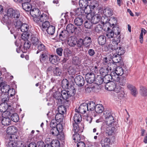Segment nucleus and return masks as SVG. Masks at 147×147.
Wrapping results in <instances>:
<instances>
[{
	"label": "nucleus",
	"instance_id": "473e14b6",
	"mask_svg": "<svg viewBox=\"0 0 147 147\" xmlns=\"http://www.w3.org/2000/svg\"><path fill=\"white\" fill-rule=\"evenodd\" d=\"M3 118L1 121L3 125H8L11 124V119L9 117H3Z\"/></svg>",
	"mask_w": 147,
	"mask_h": 147
},
{
	"label": "nucleus",
	"instance_id": "72a5a7b5",
	"mask_svg": "<svg viewBox=\"0 0 147 147\" xmlns=\"http://www.w3.org/2000/svg\"><path fill=\"white\" fill-rule=\"evenodd\" d=\"M22 7L23 9L26 11H29L31 10L32 5L30 3H23Z\"/></svg>",
	"mask_w": 147,
	"mask_h": 147
},
{
	"label": "nucleus",
	"instance_id": "f257e3e1",
	"mask_svg": "<svg viewBox=\"0 0 147 147\" xmlns=\"http://www.w3.org/2000/svg\"><path fill=\"white\" fill-rule=\"evenodd\" d=\"M105 87L108 90L113 91V94L112 95L113 96H117L119 98L123 96L124 94L123 88L117 85L116 82L113 81L110 82L106 84Z\"/></svg>",
	"mask_w": 147,
	"mask_h": 147
},
{
	"label": "nucleus",
	"instance_id": "37998d69",
	"mask_svg": "<svg viewBox=\"0 0 147 147\" xmlns=\"http://www.w3.org/2000/svg\"><path fill=\"white\" fill-rule=\"evenodd\" d=\"M14 139H13L12 136H11L9 138V142L7 145V147H15V142L13 140Z\"/></svg>",
	"mask_w": 147,
	"mask_h": 147
},
{
	"label": "nucleus",
	"instance_id": "aec40b11",
	"mask_svg": "<svg viewBox=\"0 0 147 147\" xmlns=\"http://www.w3.org/2000/svg\"><path fill=\"white\" fill-rule=\"evenodd\" d=\"M127 88L131 91V94L134 96H136L137 92L135 87L129 84H127Z\"/></svg>",
	"mask_w": 147,
	"mask_h": 147
},
{
	"label": "nucleus",
	"instance_id": "8fccbe9b",
	"mask_svg": "<svg viewBox=\"0 0 147 147\" xmlns=\"http://www.w3.org/2000/svg\"><path fill=\"white\" fill-rule=\"evenodd\" d=\"M83 22L82 19L80 17L76 18L74 20V23L75 25L77 26L81 25L82 24Z\"/></svg>",
	"mask_w": 147,
	"mask_h": 147
},
{
	"label": "nucleus",
	"instance_id": "a19ab883",
	"mask_svg": "<svg viewBox=\"0 0 147 147\" xmlns=\"http://www.w3.org/2000/svg\"><path fill=\"white\" fill-rule=\"evenodd\" d=\"M95 83L97 85H99L101 84L103 82V78L101 76H97V77L95 79Z\"/></svg>",
	"mask_w": 147,
	"mask_h": 147
},
{
	"label": "nucleus",
	"instance_id": "9d476101",
	"mask_svg": "<svg viewBox=\"0 0 147 147\" xmlns=\"http://www.w3.org/2000/svg\"><path fill=\"white\" fill-rule=\"evenodd\" d=\"M74 81L76 84L80 86H83L85 83L84 78L80 75L77 76L75 77Z\"/></svg>",
	"mask_w": 147,
	"mask_h": 147
},
{
	"label": "nucleus",
	"instance_id": "bf43d9fd",
	"mask_svg": "<svg viewBox=\"0 0 147 147\" xmlns=\"http://www.w3.org/2000/svg\"><path fill=\"white\" fill-rule=\"evenodd\" d=\"M88 105L86 103H83L80 105L78 108V109L82 110H88Z\"/></svg>",
	"mask_w": 147,
	"mask_h": 147
},
{
	"label": "nucleus",
	"instance_id": "423d86ee",
	"mask_svg": "<svg viewBox=\"0 0 147 147\" xmlns=\"http://www.w3.org/2000/svg\"><path fill=\"white\" fill-rule=\"evenodd\" d=\"M95 13V12H94L92 15L89 14L87 16V19L90 20L91 22L94 24L97 23L100 21V15Z\"/></svg>",
	"mask_w": 147,
	"mask_h": 147
},
{
	"label": "nucleus",
	"instance_id": "393cba45",
	"mask_svg": "<svg viewBox=\"0 0 147 147\" xmlns=\"http://www.w3.org/2000/svg\"><path fill=\"white\" fill-rule=\"evenodd\" d=\"M84 45L86 47H89L91 43L92 40L90 37L87 36L85 37L83 40Z\"/></svg>",
	"mask_w": 147,
	"mask_h": 147
},
{
	"label": "nucleus",
	"instance_id": "603ef678",
	"mask_svg": "<svg viewBox=\"0 0 147 147\" xmlns=\"http://www.w3.org/2000/svg\"><path fill=\"white\" fill-rule=\"evenodd\" d=\"M103 29V27L102 25L98 24L96 25L94 28V31L97 33H100L101 32Z\"/></svg>",
	"mask_w": 147,
	"mask_h": 147
},
{
	"label": "nucleus",
	"instance_id": "13d9d810",
	"mask_svg": "<svg viewBox=\"0 0 147 147\" xmlns=\"http://www.w3.org/2000/svg\"><path fill=\"white\" fill-rule=\"evenodd\" d=\"M84 13L87 14L86 18H87V16L88 14H91V15L94 13L95 12L93 11L92 12V11L88 7V6H86V7H85L84 8Z\"/></svg>",
	"mask_w": 147,
	"mask_h": 147
},
{
	"label": "nucleus",
	"instance_id": "4be33fe9",
	"mask_svg": "<svg viewBox=\"0 0 147 147\" xmlns=\"http://www.w3.org/2000/svg\"><path fill=\"white\" fill-rule=\"evenodd\" d=\"M60 94L61 95V96H62L63 99L64 100H66V101L68 103V104H69V100H67V99L70 97L67 91L65 90H62L61 91V93Z\"/></svg>",
	"mask_w": 147,
	"mask_h": 147
},
{
	"label": "nucleus",
	"instance_id": "2f4dec72",
	"mask_svg": "<svg viewBox=\"0 0 147 147\" xmlns=\"http://www.w3.org/2000/svg\"><path fill=\"white\" fill-rule=\"evenodd\" d=\"M126 82V78L124 76H122L119 78L118 81L116 82V84H119L120 85L123 86L125 85Z\"/></svg>",
	"mask_w": 147,
	"mask_h": 147
},
{
	"label": "nucleus",
	"instance_id": "a211bd4d",
	"mask_svg": "<svg viewBox=\"0 0 147 147\" xmlns=\"http://www.w3.org/2000/svg\"><path fill=\"white\" fill-rule=\"evenodd\" d=\"M77 43V39L74 37L71 36L67 40V44L71 47H74Z\"/></svg>",
	"mask_w": 147,
	"mask_h": 147
},
{
	"label": "nucleus",
	"instance_id": "7c9ffc66",
	"mask_svg": "<svg viewBox=\"0 0 147 147\" xmlns=\"http://www.w3.org/2000/svg\"><path fill=\"white\" fill-rule=\"evenodd\" d=\"M67 30L69 33L71 32L73 33L75 29H77L76 27H75L74 25L71 24H68L66 28Z\"/></svg>",
	"mask_w": 147,
	"mask_h": 147
},
{
	"label": "nucleus",
	"instance_id": "680f3d73",
	"mask_svg": "<svg viewBox=\"0 0 147 147\" xmlns=\"http://www.w3.org/2000/svg\"><path fill=\"white\" fill-rule=\"evenodd\" d=\"M47 56L46 54L42 53L40 56V62L44 63L46 61L47 58Z\"/></svg>",
	"mask_w": 147,
	"mask_h": 147
},
{
	"label": "nucleus",
	"instance_id": "de8ad7c7",
	"mask_svg": "<svg viewBox=\"0 0 147 147\" xmlns=\"http://www.w3.org/2000/svg\"><path fill=\"white\" fill-rule=\"evenodd\" d=\"M50 142L53 147H60V143L59 141L57 139L51 140Z\"/></svg>",
	"mask_w": 147,
	"mask_h": 147
},
{
	"label": "nucleus",
	"instance_id": "4468645a",
	"mask_svg": "<svg viewBox=\"0 0 147 147\" xmlns=\"http://www.w3.org/2000/svg\"><path fill=\"white\" fill-rule=\"evenodd\" d=\"M69 36V33L65 30L62 31L59 35V38L62 41L67 39Z\"/></svg>",
	"mask_w": 147,
	"mask_h": 147
},
{
	"label": "nucleus",
	"instance_id": "5701e85b",
	"mask_svg": "<svg viewBox=\"0 0 147 147\" xmlns=\"http://www.w3.org/2000/svg\"><path fill=\"white\" fill-rule=\"evenodd\" d=\"M103 14L106 16L110 17L113 14V11L109 7H106L103 10Z\"/></svg>",
	"mask_w": 147,
	"mask_h": 147
},
{
	"label": "nucleus",
	"instance_id": "0e129e2a",
	"mask_svg": "<svg viewBox=\"0 0 147 147\" xmlns=\"http://www.w3.org/2000/svg\"><path fill=\"white\" fill-rule=\"evenodd\" d=\"M62 86L64 88H67L69 85L68 81L66 79L63 80L62 82Z\"/></svg>",
	"mask_w": 147,
	"mask_h": 147
},
{
	"label": "nucleus",
	"instance_id": "5fc2aeb1",
	"mask_svg": "<svg viewBox=\"0 0 147 147\" xmlns=\"http://www.w3.org/2000/svg\"><path fill=\"white\" fill-rule=\"evenodd\" d=\"M40 42L39 41L38 38L36 37H32L31 39V42L32 45L36 46L38 45Z\"/></svg>",
	"mask_w": 147,
	"mask_h": 147
},
{
	"label": "nucleus",
	"instance_id": "338daca9",
	"mask_svg": "<svg viewBox=\"0 0 147 147\" xmlns=\"http://www.w3.org/2000/svg\"><path fill=\"white\" fill-rule=\"evenodd\" d=\"M2 103L0 105V110H7L8 105L6 103Z\"/></svg>",
	"mask_w": 147,
	"mask_h": 147
},
{
	"label": "nucleus",
	"instance_id": "4c0bfd02",
	"mask_svg": "<svg viewBox=\"0 0 147 147\" xmlns=\"http://www.w3.org/2000/svg\"><path fill=\"white\" fill-rule=\"evenodd\" d=\"M110 73L112 81H114L117 82V81H118V79L119 78V76L115 72L113 71L110 72Z\"/></svg>",
	"mask_w": 147,
	"mask_h": 147
},
{
	"label": "nucleus",
	"instance_id": "39448f33",
	"mask_svg": "<svg viewBox=\"0 0 147 147\" xmlns=\"http://www.w3.org/2000/svg\"><path fill=\"white\" fill-rule=\"evenodd\" d=\"M62 125L60 123H59L57 125V127L52 128L50 130V134L54 136H57L62 132Z\"/></svg>",
	"mask_w": 147,
	"mask_h": 147
},
{
	"label": "nucleus",
	"instance_id": "20e7f679",
	"mask_svg": "<svg viewBox=\"0 0 147 147\" xmlns=\"http://www.w3.org/2000/svg\"><path fill=\"white\" fill-rule=\"evenodd\" d=\"M82 131L80 129L78 125L76 124L74 125L72 133H74V134H73L72 138L76 142L81 140L80 136L79 134L81 133Z\"/></svg>",
	"mask_w": 147,
	"mask_h": 147
},
{
	"label": "nucleus",
	"instance_id": "4d7b16f0",
	"mask_svg": "<svg viewBox=\"0 0 147 147\" xmlns=\"http://www.w3.org/2000/svg\"><path fill=\"white\" fill-rule=\"evenodd\" d=\"M88 110H95L96 105L95 103L93 101L90 102L87 104Z\"/></svg>",
	"mask_w": 147,
	"mask_h": 147
},
{
	"label": "nucleus",
	"instance_id": "f8f14e48",
	"mask_svg": "<svg viewBox=\"0 0 147 147\" xmlns=\"http://www.w3.org/2000/svg\"><path fill=\"white\" fill-rule=\"evenodd\" d=\"M85 79L87 83L92 84L95 80V75L93 73H88L86 75Z\"/></svg>",
	"mask_w": 147,
	"mask_h": 147
},
{
	"label": "nucleus",
	"instance_id": "9b49d317",
	"mask_svg": "<svg viewBox=\"0 0 147 147\" xmlns=\"http://www.w3.org/2000/svg\"><path fill=\"white\" fill-rule=\"evenodd\" d=\"M81 112L80 111H77L73 117V120L74 123H73V127L75 125L79 123L82 120L81 115L80 113Z\"/></svg>",
	"mask_w": 147,
	"mask_h": 147
},
{
	"label": "nucleus",
	"instance_id": "6e6d98bb",
	"mask_svg": "<svg viewBox=\"0 0 147 147\" xmlns=\"http://www.w3.org/2000/svg\"><path fill=\"white\" fill-rule=\"evenodd\" d=\"M50 23L49 21H45L42 22V30L44 31L50 26Z\"/></svg>",
	"mask_w": 147,
	"mask_h": 147
},
{
	"label": "nucleus",
	"instance_id": "412c9836",
	"mask_svg": "<svg viewBox=\"0 0 147 147\" xmlns=\"http://www.w3.org/2000/svg\"><path fill=\"white\" fill-rule=\"evenodd\" d=\"M115 34V38H119L120 33V30L119 28L117 26H115L113 27L112 30Z\"/></svg>",
	"mask_w": 147,
	"mask_h": 147
},
{
	"label": "nucleus",
	"instance_id": "c756f323",
	"mask_svg": "<svg viewBox=\"0 0 147 147\" xmlns=\"http://www.w3.org/2000/svg\"><path fill=\"white\" fill-rule=\"evenodd\" d=\"M112 59L114 63H117L121 61V56L115 53L113 55Z\"/></svg>",
	"mask_w": 147,
	"mask_h": 147
},
{
	"label": "nucleus",
	"instance_id": "69168bd1",
	"mask_svg": "<svg viewBox=\"0 0 147 147\" xmlns=\"http://www.w3.org/2000/svg\"><path fill=\"white\" fill-rule=\"evenodd\" d=\"M53 73L55 76H60L61 74V70L58 67H55Z\"/></svg>",
	"mask_w": 147,
	"mask_h": 147
},
{
	"label": "nucleus",
	"instance_id": "f3484780",
	"mask_svg": "<svg viewBox=\"0 0 147 147\" xmlns=\"http://www.w3.org/2000/svg\"><path fill=\"white\" fill-rule=\"evenodd\" d=\"M18 131L17 127L14 126L9 127L6 129L7 133L8 134L13 135L16 133Z\"/></svg>",
	"mask_w": 147,
	"mask_h": 147
},
{
	"label": "nucleus",
	"instance_id": "49530a36",
	"mask_svg": "<svg viewBox=\"0 0 147 147\" xmlns=\"http://www.w3.org/2000/svg\"><path fill=\"white\" fill-rule=\"evenodd\" d=\"M103 77H104L103 78V82L106 84L110 82H112L111 78V76L110 75V74H107Z\"/></svg>",
	"mask_w": 147,
	"mask_h": 147
},
{
	"label": "nucleus",
	"instance_id": "a878e982",
	"mask_svg": "<svg viewBox=\"0 0 147 147\" xmlns=\"http://www.w3.org/2000/svg\"><path fill=\"white\" fill-rule=\"evenodd\" d=\"M12 21H13V24L16 29H20L22 23L20 20L18 19Z\"/></svg>",
	"mask_w": 147,
	"mask_h": 147
},
{
	"label": "nucleus",
	"instance_id": "0eeeda50",
	"mask_svg": "<svg viewBox=\"0 0 147 147\" xmlns=\"http://www.w3.org/2000/svg\"><path fill=\"white\" fill-rule=\"evenodd\" d=\"M102 128L104 130V133L107 136L113 134L115 131L114 127L108 125H104L102 127Z\"/></svg>",
	"mask_w": 147,
	"mask_h": 147
},
{
	"label": "nucleus",
	"instance_id": "e2e57ef3",
	"mask_svg": "<svg viewBox=\"0 0 147 147\" xmlns=\"http://www.w3.org/2000/svg\"><path fill=\"white\" fill-rule=\"evenodd\" d=\"M94 3V4L92 3L91 5L88 6V7L90 9L92 12L94 11V10L96 9V7L98 5L97 1H95Z\"/></svg>",
	"mask_w": 147,
	"mask_h": 147
},
{
	"label": "nucleus",
	"instance_id": "e433bc0d",
	"mask_svg": "<svg viewBox=\"0 0 147 147\" xmlns=\"http://www.w3.org/2000/svg\"><path fill=\"white\" fill-rule=\"evenodd\" d=\"M72 62L73 64L77 65L80 64L81 63L80 59L78 57H74L72 58Z\"/></svg>",
	"mask_w": 147,
	"mask_h": 147
},
{
	"label": "nucleus",
	"instance_id": "cd10ccee",
	"mask_svg": "<svg viewBox=\"0 0 147 147\" xmlns=\"http://www.w3.org/2000/svg\"><path fill=\"white\" fill-rule=\"evenodd\" d=\"M114 51L115 50L116 54L119 56H121L123 55L125 53V51L123 48L120 47H117V48L113 50Z\"/></svg>",
	"mask_w": 147,
	"mask_h": 147
},
{
	"label": "nucleus",
	"instance_id": "a18cd8bd",
	"mask_svg": "<svg viewBox=\"0 0 147 147\" xmlns=\"http://www.w3.org/2000/svg\"><path fill=\"white\" fill-rule=\"evenodd\" d=\"M113 31L111 29H110L109 28H108L106 36L108 38H110L113 37L114 38H115V34Z\"/></svg>",
	"mask_w": 147,
	"mask_h": 147
},
{
	"label": "nucleus",
	"instance_id": "7ed1b4c3",
	"mask_svg": "<svg viewBox=\"0 0 147 147\" xmlns=\"http://www.w3.org/2000/svg\"><path fill=\"white\" fill-rule=\"evenodd\" d=\"M101 113H103V116L106 119L105 122L106 125H105L110 126L113 124L114 119L113 117L111 115L109 111H102Z\"/></svg>",
	"mask_w": 147,
	"mask_h": 147
},
{
	"label": "nucleus",
	"instance_id": "6ab92c4d",
	"mask_svg": "<svg viewBox=\"0 0 147 147\" xmlns=\"http://www.w3.org/2000/svg\"><path fill=\"white\" fill-rule=\"evenodd\" d=\"M56 115L55 118V120L58 121H61L63 118V115L66 113V111H56Z\"/></svg>",
	"mask_w": 147,
	"mask_h": 147
},
{
	"label": "nucleus",
	"instance_id": "864d4df0",
	"mask_svg": "<svg viewBox=\"0 0 147 147\" xmlns=\"http://www.w3.org/2000/svg\"><path fill=\"white\" fill-rule=\"evenodd\" d=\"M38 50L36 52V54H38L41 51H43L45 49V47L41 42L37 45Z\"/></svg>",
	"mask_w": 147,
	"mask_h": 147
},
{
	"label": "nucleus",
	"instance_id": "f03ea898",
	"mask_svg": "<svg viewBox=\"0 0 147 147\" xmlns=\"http://www.w3.org/2000/svg\"><path fill=\"white\" fill-rule=\"evenodd\" d=\"M7 16L8 19L12 21L20 18L21 17V14L19 10L9 8L7 11Z\"/></svg>",
	"mask_w": 147,
	"mask_h": 147
},
{
	"label": "nucleus",
	"instance_id": "f704fd0d",
	"mask_svg": "<svg viewBox=\"0 0 147 147\" xmlns=\"http://www.w3.org/2000/svg\"><path fill=\"white\" fill-rule=\"evenodd\" d=\"M125 71H124V70L122 67H117L115 70V72L116 73L120 76H122L124 74Z\"/></svg>",
	"mask_w": 147,
	"mask_h": 147
},
{
	"label": "nucleus",
	"instance_id": "c03bdc74",
	"mask_svg": "<svg viewBox=\"0 0 147 147\" xmlns=\"http://www.w3.org/2000/svg\"><path fill=\"white\" fill-rule=\"evenodd\" d=\"M46 30L48 34L52 35L55 32V28L53 26H50Z\"/></svg>",
	"mask_w": 147,
	"mask_h": 147
},
{
	"label": "nucleus",
	"instance_id": "79ce46f5",
	"mask_svg": "<svg viewBox=\"0 0 147 147\" xmlns=\"http://www.w3.org/2000/svg\"><path fill=\"white\" fill-rule=\"evenodd\" d=\"M29 29V25L26 23L22 24L20 30L22 32H28V31Z\"/></svg>",
	"mask_w": 147,
	"mask_h": 147
},
{
	"label": "nucleus",
	"instance_id": "c85d7f7f",
	"mask_svg": "<svg viewBox=\"0 0 147 147\" xmlns=\"http://www.w3.org/2000/svg\"><path fill=\"white\" fill-rule=\"evenodd\" d=\"M59 60V57L56 55H51L50 56L49 61L53 64L57 63Z\"/></svg>",
	"mask_w": 147,
	"mask_h": 147
},
{
	"label": "nucleus",
	"instance_id": "052dcab7",
	"mask_svg": "<svg viewBox=\"0 0 147 147\" xmlns=\"http://www.w3.org/2000/svg\"><path fill=\"white\" fill-rule=\"evenodd\" d=\"M23 33L22 34L21 38L22 39L24 40H28V39L29 38L30 36L29 34L28 33V32H23Z\"/></svg>",
	"mask_w": 147,
	"mask_h": 147
},
{
	"label": "nucleus",
	"instance_id": "3c124183",
	"mask_svg": "<svg viewBox=\"0 0 147 147\" xmlns=\"http://www.w3.org/2000/svg\"><path fill=\"white\" fill-rule=\"evenodd\" d=\"M11 120L14 122H17L19 120V117L18 114L16 113L13 114L11 116Z\"/></svg>",
	"mask_w": 147,
	"mask_h": 147
},
{
	"label": "nucleus",
	"instance_id": "bb28decb",
	"mask_svg": "<svg viewBox=\"0 0 147 147\" xmlns=\"http://www.w3.org/2000/svg\"><path fill=\"white\" fill-rule=\"evenodd\" d=\"M110 142L111 140L110 139L105 138L102 139L100 142V144L102 147H104L107 145H110Z\"/></svg>",
	"mask_w": 147,
	"mask_h": 147
},
{
	"label": "nucleus",
	"instance_id": "ea45409f",
	"mask_svg": "<svg viewBox=\"0 0 147 147\" xmlns=\"http://www.w3.org/2000/svg\"><path fill=\"white\" fill-rule=\"evenodd\" d=\"M10 88V86L8 85H5L2 87L1 90L2 92V94H7Z\"/></svg>",
	"mask_w": 147,
	"mask_h": 147
},
{
	"label": "nucleus",
	"instance_id": "6e6552de",
	"mask_svg": "<svg viewBox=\"0 0 147 147\" xmlns=\"http://www.w3.org/2000/svg\"><path fill=\"white\" fill-rule=\"evenodd\" d=\"M79 5L81 8H78L76 11L78 15H82V11H83V8L88 5V2L86 0H79Z\"/></svg>",
	"mask_w": 147,
	"mask_h": 147
},
{
	"label": "nucleus",
	"instance_id": "c9c22d12",
	"mask_svg": "<svg viewBox=\"0 0 147 147\" xmlns=\"http://www.w3.org/2000/svg\"><path fill=\"white\" fill-rule=\"evenodd\" d=\"M98 42L100 45H104L106 42L105 37L103 35H100L98 38Z\"/></svg>",
	"mask_w": 147,
	"mask_h": 147
},
{
	"label": "nucleus",
	"instance_id": "1a4fd4ad",
	"mask_svg": "<svg viewBox=\"0 0 147 147\" xmlns=\"http://www.w3.org/2000/svg\"><path fill=\"white\" fill-rule=\"evenodd\" d=\"M113 69L110 66H108L107 68L102 67L99 69V72L100 75L103 77L108 74V73L113 71Z\"/></svg>",
	"mask_w": 147,
	"mask_h": 147
},
{
	"label": "nucleus",
	"instance_id": "2eb2a0df",
	"mask_svg": "<svg viewBox=\"0 0 147 147\" xmlns=\"http://www.w3.org/2000/svg\"><path fill=\"white\" fill-rule=\"evenodd\" d=\"M118 40L115 38L113 39L112 40V42H111V45L110 46L111 49L112 50H113L117 48L118 47V43L120 42V38H117Z\"/></svg>",
	"mask_w": 147,
	"mask_h": 147
},
{
	"label": "nucleus",
	"instance_id": "09e8293b",
	"mask_svg": "<svg viewBox=\"0 0 147 147\" xmlns=\"http://www.w3.org/2000/svg\"><path fill=\"white\" fill-rule=\"evenodd\" d=\"M70 97L74 95L76 93L75 88L73 86H71L70 88L67 91Z\"/></svg>",
	"mask_w": 147,
	"mask_h": 147
},
{
	"label": "nucleus",
	"instance_id": "dca6fc26",
	"mask_svg": "<svg viewBox=\"0 0 147 147\" xmlns=\"http://www.w3.org/2000/svg\"><path fill=\"white\" fill-rule=\"evenodd\" d=\"M39 20L37 22L38 23L40 21V22H43L48 21L49 20V14L48 13H42L40 16L39 18Z\"/></svg>",
	"mask_w": 147,
	"mask_h": 147
},
{
	"label": "nucleus",
	"instance_id": "58836bf2",
	"mask_svg": "<svg viewBox=\"0 0 147 147\" xmlns=\"http://www.w3.org/2000/svg\"><path fill=\"white\" fill-rule=\"evenodd\" d=\"M9 96L7 94H2L1 99L2 103H7L9 100Z\"/></svg>",
	"mask_w": 147,
	"mask_h": 147
},
{
	"label": "nucleus",
	"instance_id": "ddd939ff",
	"mask_svg": "<svg viewBox=\"0 0 147 147\" xmlns=\"http://www.w3.org/2000/svg\"><path fill=\"white\" fill-rule=\"evenodd\" d=\"M54 97L55 99L56 102L58 105L62 104L64 102V100L59 93L55 94L54 95Z\"/></svg>",
	"mask_w": 147,
	"mask_h": 147
},
{
	"label": "nucleus",
	"instance_id": "774afa93",
	"mask_svg": "<svg viewBox=\"0 0 147 147\" xmlns=\"http://www.w3.org/2000/svg\"><path fill=\"white\" fill-rule=\"evenodd\" d=\"M15 147H26V145L22 141H19L15 143Z\"/></svg>",
	"mask_w": 147,
	"mask_h": 147
},
{
	"label": "nucleus",
	"instance_id": "b1692460",
	"mask_svg": "<svg viewBox=\"0 0 147 147\" xmlns=\"http://www.w3.org/2000/svg\"><path fill=\"white\" fill-rule=\"evenodd\" d=\"M30 14L33 17H38L40 16V12L38 9L34 8L30 11Z\"/></svg>",
	"mask_w": 147,
	"mask_h": 147
}]
</instances>
